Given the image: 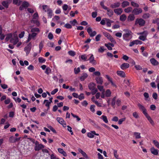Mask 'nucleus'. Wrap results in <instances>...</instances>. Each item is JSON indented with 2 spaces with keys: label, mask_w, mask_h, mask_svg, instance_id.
I'll use <instances>...</instances> for the list:
<instances>
[{
  "label": "nucleus",
  "mask_w": 159,
  "mask_h": 159,
  "mask_svg": "<svg viewBox=\"0 0 159 159\" xmlns=\"http://www.w3.org/2000/svg\"><path fill=\"white\" fill-rule=\"evenodd\" d=\"M152 23L157 24V29L159 30V18H157L152 20Z\"/></svg>",
  "instance_id": "obj_27"
},
{
  "label": "nucleus",
  "mask_w": 159,
  "mask_h": 159,
  "mask_svg": "<svg viewBox=\"0 0 159 159\" xmlns=\"http://www.w3.org/2000/svg\"><path fill=\"white\" fill-rule=\"evenodd\" d=\"M87 31L91 37L94 36L97 34L96 32L95 31L92 32V29L90 27H89L88 28Z\"/></svg>",
  "instance_id": "obj_10"
},
{
  "label": "nucleus",
  "mask_w": 159,
  "mask_h": 159,
  "mask_svg": "<svg viewBox=\"0 0 159 159\" xmlns=\"http://www.w3.org/2000/svg\"><path fill=\"white\" fill-rule=\"evenodd\" d=\"M64 27L68 29H71L72 27L71 25L69 23H66Z\"/></svg>",
  "instance_id": "obj_62"
},
{
  "label": "nucleus",
  "mask_w": 159,
  "mask_h": 159,
  "mask_svg": "<svg viewBox=\"0 0 159 159\" xmlns=\"http://www.w3.org/2000/svg\"><path fill=\"white\" fill-rule=\"evenodd\" d=\"M153 143L157 148L159 149V142H158L156 140H153Z\"/></svg>",
  "instance_id": "obj_43"
},
{
  "label": "nucleus",
  "mask_w": 159,
  "mask_h": 159,
  "mask_svg": "<svg viewBox=\"0 0 159 159\" xmlns=\"http://www.w3.org/2000/svg\"><path fill=\"white\" fill-rule=\"evenodd\" d=\"M127 17L126 16L125 14H123L120 16V20L121 21H124L126 19Z\"/></svg>",
  "instance_id": "obj_32"
},
{
  "label": "nucleus",
  "mask_w": 159,
  "mask_h": 159,
  "mask_svg": "<svg viewBox=\"0 0 159 159\" xmlns=\"http://www.w3.org/2000/svg\"><path fill=\"white\" fill-rule=\"evenodd\" d=\"M45 102H46L45 106L47 107L48 110H49L50 108V105L51 104V102H49L48 100L46 99L44 101L43 103H45Z\"/></svg>",
  "instance_id": "obj_33"
},
{
  "label": "nucleus",
  "mask_w": 159,
  "mask_h": 159,
  "mask_svg": "<svg viewBox=\"0 0 159 159\" xmlns=\"http://www.w3.org/2000/svg\"><path fill=\"white\" fill-rule=\"evenodd\" d=\"M106 10L107 11V14L109 16L111 17L113 15V11L112 10L109 9L107 8V9Z\"/></svg>",
  "instance_id": "obj_26"
},
{
  "label": "nucleus",
  "mask_w": 159,
  "mask_h": 159,
  "mask_svg": "<svg viewBox=\"0 0 159 159\" xmlns=\"http://www.w3.org/2000/svg\"><path fill=\"white\" fill-rule=\"evenodd\" d=\"M57 120L60 124L62 125L63 127H66V122L63 118L58 117L57 118Z\"/></svg>",
  "instance_id": "obj_12"
},
{
  "label": "nucleus",
  "mask_w": 159,
  "mask_h": 159,
  "mask_svg": "<svg viewBox=\"0 0 159 159\" xmlns=\"http://www.w3.org/2000/svg\"><path fill=\"white\" fill-rule=\"evenodd\" d=\"M138 106L140 110L142 111V112L145 116L148 114L146 111V109L143 105L140 103L138 104Z\"/></svg>",
  "instance_id": "obj_6"
},
{
  "label": "nucleus",
  "mask_w": 159,
  "mask_h": 159,
  "mask_svg": "<svg viewBox=\"0 0 159 159\" xmlns=\"http://www.w3.org/2000/svg\"><path fill=\"white\" fill-rule=\"evenodd\" d=\"M116 74L118 76L122 78H125L126 76L125 74L123 71H117L116 72Z\"/></svg>",
  "instance_id": "obj_16"
},
{
  "label": "nucleus",
  "mask_w": 159,
  "mask_h": 159,
  "mask_svg": "<svg viewBox=\"0 0 159 159\" xmlns=\"http://www.w3.org/2000/svg\"><path fill=\"white\" fill-rule=\"evenodd\" d=\"M151 63L153 66H157L159 62L154 58H152L150 60Z\"/></svg>",
  "instance_id": "obj_21"
},
{
  "label": "nucleus",
  "mask_w": 159,
  "mask_h": 159,
  "mask_svg": "<svg viewBox=\"0 0 159 159\" xmlns=\"http://www.w3.org/2000/svg\"><path fill=\"white\" fill-rule=\"evenodd\" d=\"M48 14V18H51L52 16V11L51 9L48 8L47 11Z\"/></svg>",
  "instance_id": "obj_24"
},
{
  "label": "nucleus",
  "mask_w": 159,
  "mask_h": 159,
  "mask_svg": "<svg viewBox=\"0 0 159 159\" xmlns=\"http://www.w3.org/2000/svg\"><path fill=\"white\" fill-rule=\"evenodd\" d=\"M21 0H13V4L19 6L21 4Z\"/></svg>",
  "instance_id": "obj_39"
},
{
  "label": "nucleus",
  "mask_w": 159,
  "mask_h": 159,
  "mask_svg": "<svg viewBox=\"0 0 159 159\" xmlns=\"http://www.w3.org/2000/svg\"><path fill=\"white\" fill-rule=\"evenodd\" d=\"M132 11V8L131 7H129L124 9V11L125 12L129 13Z\"/></svg>",
  "instance_id": "obj_37"
},
{
  "label": "nucleus",
  "mask_w": 159,
  "mask_h": 159,
  "mask_svg": "<svg viewBox=\"0 0 159 159\" xmlns=\"http://www.w3.org/2000/svg\"><path fill=\"white\" fill-rule=\"evenodd\" d=\"M101 119L103 120L104 122L106 123H108V121L107 120V118L106 116L102 115L101 117Z\"/></svg>",
  "instance_id": "obj_35"
},
{
  "label": "nucleus",
  "mask_w": 159,
  "mask_h": 159,
  "mask_svg": "<svg viewBox=\"0 0 159 159\" xmlns=\"http://www.w3.org/2000/svg\"><path fill=\"white\" fill-rule=\"evenodd\" d=\"M94 135L99 136V134L96 133L95 131H92L91 132H89L87 134L88 137L90 138H93Z\"/></svg>",
  "instance_id": "obj_13"
},
{
  "label": "nucleus",
  "mask_w": 159,
  "mask_h": 159,
  "mask_svg": "<svg viewBox=\"0 0 159 159\" xmlns=\"http://www.w3.org/2000/svg\"><path fill=\"white\" fill-rule=\"evenodd\" d=\"M131 6L134 7H136L137 8L139 7V5L138 3H136L133 1H132L131 2Z\"/></svg>",
  "instance_id": "obj_41"
},
{
  "label": "nucleus",
  "mask_w": 159,
  "mask_h": 159,
  "mask_svg": "<svg viewBox=\"0 0 159 159\" xmlns=\"http://www.w3.org/2000/svg\"><path fill=\"white\" fill-rule=\"evenodd\" d=\"M105 51V49H104V47L103 46H101L100 48H99L98 50V52L100 53H103Z\"/></svg>",
  "instance_id": "obj_53"
},
{
  "label": "nucleus",
  "mask_w": 159,
  "mask_h": 159,
  "mask_svg": "<svg viewBox=\"0 0 159 159\" xmlns=\"http://www.w3.org/2000/svg\"><path fill=\"white\" fill-rule=\"evenodd\" d=\"M120 5V2H116L111 4L110 5V7L113 9L119 7Z\"/></svg>",
  "instance_id": "obj_17"
},
{
  "label": "nucleus",
  "mask_w": 159,
  "mask_h": 159,
  "mask_svg": "<svg viewBox=\"0 0 159 159\" xmlns=\"http://www.w3.org/2000/svg\"><path fill=\"white\" fill-rule=\"evenodd\" d=\"M95 79L97 84H102L103 80L102 77L100 76L97 77Z\"/></svg>",
  "instance_id": "obj_20"
},
{
  "label": "nucleus",
  "mask_w": 159,
  "mask_h": 159,
  "mask_svg": "<svg viewBox=\"0 0 159 159\" xmlns=\"http://www.w3.org/2000/svg\"><path fill=\"white\" fill-rule=\"evenodd\" d=\"M150 16V15L148 13H145L143 14L142 17L144 19H147L149 18Z\"/></svg>",
  "instance_id": "obj_38"
},
{
  "label": "nucleus",
  "mask_w": 159,
  "mask_h": 159,
  "mask_svg": "<svg viewBox=\"0 0 159 159\" xmlns=\"http://www.w3.org/2000/svg\"><path fill=\"white\" fill-rule=\"evenodd\" d=\"M98 89L102 92V93L104 92H105V90L103 89V86H101V85H98Z\"/></svg>",
  "instance_id": "obj_48"
},
{
  "label": "nucleus",
  "mask_w": 159,
  "mask_h": 159,
  "mask_svg": "<svg viewBox=\"0 0 159 159\" xmlns=\"http://www.w3.org/2000/svg\"><path fill=\"white\" fill-rule=\"evenodd\" d=\"M35 146L34 147V150L36 151H39L41 149L43 148L44 147V146L42 144H39V142L36 141L35 142Z\"/></svg>",
  "instance_id": "obj_2"
},
{
  "label": "nucleus",
  "mask_w": 159,
  "mask_h": 159,
  "mask_svg": "<svg viewBox=\"0 0 159 159\" xmlns=\"http://www.w3.org/2000/svg\"><path fill=\"white\" fill-rule=\"evenodd\" d=\"M129 66V64L127 63H124L122 64L120 66V68L122 70H124L128 68Z\"/></svg>",
  "instance_id": "obj_18"
},
{
  "label": "nucleus",
  "mask_w": 159,
  "mask_h": 159,
  "mask_svg": "<svg viewBox=\"0 0 159 159\" xmlns=\"http://www.w3.org/2000/svg\"><path fill=\"white\" fill-rule=\"evenodd\" d=\"M126 118L124 117L121 119H120L118 120V124L119 125H121L122 123V122L125 121V120Z\"/></svg>",
  "instance_id": "obj_57"
},
{
  "label": "nucleus",
  "mask_w": 159,
  "mask_h": 159,
  "mask_svg": "<svg viewBox=\"0 0 159 159\" xmlns=\"http://www.w3.org/2000/svg\"><path fill=\"white\" fill-rule=\"evenodd\" d=\"M51 70L50 67H48L46 69L45 73L47 75H49L51 73Z\"/></svg>",
  "instance_id": "obj_46"
},
{
  "label": "nucleus",
  "mask_w": 159,
  "mask_h": 159,
  "mask_svg": "<svg viewBox=\"0 0 159 159\" xmlns=\"http://www.w3.org/2000/svg\"><path fill=\"white\" fill-rule=\"evenodd\" d=\"M58 152L62 154L64 157H66L67 156L66 152L64 151L61 148H58Z\"/></svg>",
  "instance_id": "obj_25"
},
{
  "label": "nucleus",
  "mask_w": 159,
  "mask_h": 159,
  "mask_svg": "<svg viewBox=\"0 0 159 159\" xmlns=\"http://www.w3.org/2000/svg\"><path fill=\"white\" fill-rule=\"evenodd\" d=\"M67 130L69 131L71 134V135H72L73 134V133L72 131V128L70 127V126L69 125L67 126Z\"/></svg>",
  "instance_id": "obj_60"
},
{
  "label": "nucleus",
  "mask_w": 159,
  "mask_h": 159,
  "mask_svg": "<svg viewBox=\"0 0 159 159\" xmlns=\"http://www.w3.org/2000/svg\"><path fill=\"white\" fill-rule=\"evenodd\" d=\"M111 93L109 89H107L105 92V96L109 97L111 96Z\"/></svg>",
  "instance_id": "obj_40"
},
{
  "label": "nucleus",
  "mask_w": 159,
  "mask_h": 159,
  "mask_svg": "<svg viewBox=\"0 0 159 159\" xmlns=\"http://www.w3.org/2000/svg\"><path fill=\"white\" fill-rule=\"evenodd\" d=\"M103 34L104 35L107 37V38L109 39L111 43L114 44L116 43V42L115 39L113 37L110 35V34L108 33L105 32Z\"/></svg>",
  "instance_id": "obj_4"
},
{
  "label": "nucleus",
  "mask_w": 159,
  "mask_h": 159,
  "mask_svg": "<svg viewBox=\"0 0 159 159\" xmlns=\"http://www.w3.org/2000/svg\"><path fill=\"white\" fill-rule=\"evenodd\" d=\"M100 5L102 8L105 10L107 9V7L105 6L104 5V2H101L100 3Z\"/></svg>",
  "instance_id": "obj_63"
},
{
  "label": "nucleus",
  "mask_w": 159,
  "mask_h": 159,
  "mask_svg": "<svg viewBox=\"0 0 159 159\" xmlns=\"http://www.w3.org/2000/svg\"><path fill=\"white\" fill-rule=\"evenodd\" d=\"M145 23V21L142 18H137L135 21V25L138 24L140 26H143Z\"/></svg>",
  "instance_id": "obj_3"
},
{
  "label": "nucleus",
  "mask_w": 159,
  "mask_h": 159,
  "mask_svg": "<svg viewBox=\"0 0 159 159\" xmlns=\"http://www.w3.org/2000/svg\"><path fill=\"white\" fill-rule=\"evenodd\" d=\"M15 137L13 136H11L9 139V141L11 143H15Z\"/></svg>",
  "instance_id": "obj_52"
},
{
  "label": "nucleus",
  "mask_w": 159,
  "mask_h": 159,
  "mask_svg": "<svg viewBox=\"0 0 159 159\" xmlns=\"http://www.w3.org/2000/svg\"><path fill=\"white\" fill-rule=\"evenodd\" d=\"M113 154L115 157L117 159H119V155L117 154V151L116 150H113Z\"/></svg>",
  "instance_id": "obj_42"
},
{
  "label": "nucleus",
  "mask_w": 159,
  "mask_h": 159,
  "mask_svg": "<svg viewBox=\"0 0 159 159\" xmlns=\"http://www.w3.org/2000/svg\"><path fill=\"white\" fill-rule=\"evenodd\" d=\"M114 12L117 15H120L122 12V9L121 8H118L114 10Z\"/></svg>",
  "instance_id": "obj_19"
},
{
  "label": "nucleus",
  "mask_w": 159,
  "mask_h": 159,
  "mask_svg": "<svg viewBox=\"0 0 159 159\" xmlns=\"http://www.w3.org/2000/svg\"><path fill=\"white\" fill-rule=\"evenodd\" d=\"M95 84L92 83H90L88 85V87L89 89L90 90L93 89L95 88Z\"/></svg>",
  "instance_id": "obj_34"
},
{
  "label": "nucleus",
  "mask_w": 159,
  "mask_h": 159,
  "mask_svg": "<svg viewBox=\"0 0 159 159\" xmlns=\"http://www.w3.org/2000/svg\"><path fill=\"white\" fill-rule=\"evenodd\" d=\"M89 55H90L88 60L89 61V62L93 65H96V60H94V57L93 55L92 54H90Z\"/></svg>",
  "instance_id": "obj_8"
},
{
  "label": "nucleus",
  "mask_w": 159,
  "mask_h": 159,
  "mask_svg": "<svg viewBox=\"0 0 159 159\" xmlns=\"http://www.w3.org/2000/svg\"><path fill=\"white\" fill-rule=\"evenodd\" d=\"M32 33V34H29V36L30 37L31 39L35 37L37 34L36 33Z\"/></svg>",
  "instance_id": "obj_50"
},
{
  "label": "nucleus",
  "mask_w": 159,
  "mask_h": 159,
  "mask_svg": "<svg viewBox=\"0 0 159 159\" xmlns=\"http://www.w3.org/2000/svg\"><path fill=\"white\" fill-rule=\"evenodd\" d=\"M147 32L146 31H144L143 32L140 33V34H145L144 35H141L139 37V39L142 41H145L146 39V36L147 35Z\"/></svg>",
  "instance_id": "obj_14"
},
{
  "label": "nucleus",
  "mask_w": 159,
  "mask_h": 159,
  "mask_svg": "<svg viewBox=\"0 0 159 159\" xmlns=\"http://www.w3.org/2000/svg\"><path fill=\"white\" fill-rule=\"evenodd\" d=\"M31 48V44L30 43H29L25 47L24 51L26 53V55L27 56L30 53Z\"/></svg>",
  "instance_id": "obj_7"
},
{
  "label": "nucleus",
  "mask_w": 159,
  "mask_h": 159,
  "mask_svg": "<svg viewBox=\"0 0 159 159\" xmlns=\"http://www.w3.org/2000/svg\"><path fill=\"white\" fill-rule=\"evenodd\" d=\"M31 32L35 33L34 32H40L39 29L37 28H33L31 29Z\"/></svg>",
  "instance_id": "obj_44"
},
{
  "label": "nucleus",
  "mask_w": 159,
  "mask_h": 159,
  "mask_svg": "<svg viewBox=\"0 0 159 159\" xmlns=\"http://www.w3.org/2000/svg\"><path fill=\"white\" fill-rule=\"evenodd\" d=\"M11 42L13 43L14 45L16 44L19 41V39L17 37H16L15 39H12L11 40Z\"/></svg>",
  "instance_id": "obj_31"
},
{
  "label": "nucleus",
  "mask_w": 159,
  "mask_h": 159,
  "mask_svg": "<svg viewBox=\"0 0 159 159\" xmlns=\"http://www.w3.org/2000/svg\"><path fill=\"white\" fill-rule=\"evenodd\" d=\"M150 151L151 153L154 155H157L158 154L159 151L153 147H152L150 148Z\"/></svg>",
  "instance_id": "obj_15"
},
{
  "label": "nucleus",
  "mask_w": 159,
  "mask_h": 159,
  "mask_svg": "<svg viewBox=\"0 0 159 159\" xmlns=\"http://www.w3.org/2000/svg\"><path fill=\"white\" fill-rule=\"evenodd\" d=\"M81 58L84 61H87V57L86 56V54H84L82 55L81 57Z\"/></svg>",
  "instance_id": "obj_56"
},
{
  "label": "nucleus",
  "mask_w": 159,
  "mask_h": 159,
  "mask_svg": "<svg viewBox=\"0 0 159 159\" xmlns=\"http://www.w3.org/2000/svg\"><path fill=\"white\" fill-rule=\"evenodd\" d=\"M29 6V3L27 1H24L22 2V5L20 6L19 9L22 11L24 10V8L28 7Z\"/></svg>",
  "instance_id": "obj_5"
},
{
  "label": "nucleus",
  "mask_w": 159,
  "mask_h": 159,
  "mask_svg": "<svg viewBox=\"0 0 159 159\" xmlns=\"http://www.w3.org/2000/svg\"><path fill=\"white\" fill-rule=\"evenodd\" d=\"M68 53L69 55L72 56H74L75 55V52L72 50L69 51Z\"/></svg>",
  "instance_id": "obj_59"
},
{
  "label": "nucleus",
  "mask_w": 159,
  "mask_h": 159,
  "mask_svg": "<svg viewBox=\"0 0 159 159\" xmlns=\"http://www.w3.org/2000/svg\"><path fill=\"white\" fill-rule=\"evenodd\" d=\"M2 5L5 8H7L8 7L9 4L5 1H3L2 2Z\"/></svg>",
  "instance_id": "obj_47"
},
{
  "label": "nucleus",
  "mask_w": 159,
  "mask_h": 159,
  "mask_svg": "<svg viewBox=\"0 0 159 159\" xmlns=\"http://www.w3.org/2000/svg\"><path fill=\"white\" fill-rule=\"evenodd\" d=\"M135 18V17L134 14H130L128 16L127 18V20L128 21H131L134 20Z\"/></svg>",
  "instance_id": "obj_23"
},
{
  "label": "nucleus",
  "mask_w": 159,
  "mask_h": 159,
  "mask_svg": "<svg viewBox=\"0 0 159 159\" xmlns=\"http://www.w3.org/2000/svg\"><path fill=\"white\" fill-rule=\"evenodd\" d=\"M95 107L94 105H91L90 107V111L93 113H94L95 111L94 109Z\"/></svg>",
  "instance_id": "obj_61"
},
{
  "label": "nucleus",
  "mask_w": 159,
  "mask_h": 159,
  "mask_svg": "<svg viewBox=\"0 0 159 159\" xmlns=\"http://www.w3.org/2000/svg\"><path fill=\"white\" fill-rule=\"evenodd\" d=\"M88 76V75L86 73L83 74L80 77V80L81 81H84Z\"/></svg>",
  "instance_id": "obj_29"
},
{
  "label": "nucleus",
  "mask_w": 159,
  "mask_h": 159,
  "mask_svg": "<svg viewBox=\"0 0 159 159\" xmlns=\"http://www.w3.org/2000/svg\"><path fill=\"white\" fill-rule=\"evenodd\" d=\"M146 117L147 119L148 120L149 122L153 126L154 125V123L153 120L148 115V114L147 115L145 116Z\"/></svg>",
  "instance_id": "obj_22"
},
{
  "label": "nucleus",
  "mask_w": 159,
  "mask_h": 159,
  "mask_svg": "<svg viewBox=\"0 0 159 159\" xmlns=\"http://www.w3.org/2000/svg\"><path fill=\"white\" fill-rule=\"evenodd\" d=\"M50 159H59V158L53 153L50 156Z\"/></svg>",
  "instance_id": "obj_64"
},
{
  "label": "nucleus",
  "mask_w": 159,
  "mask_h": 159,
  "mask_svg": "<svg viewBox=\"0 0 159 159\" xmlns=\"http://www.w3.org/2000/svg\"><path fill=\"white\" fill-rule=\"evenodd\" d=\"M93 101L97 106L98 107H101L102 106V104L99 102L97 101L93 100Z\"/></svg>",
  "instance_id": "obj_58"
},
{
  "label": "nucleus",
  "mask_w": 159,
  "mask_h": 159,
  "mask_svg": "<svg viewBox=\"0 0 159 159\" xmlns=\"http://www.w3.org/2000/svg\"><path fill=\"white\" fill-rule=\"evenodd\" d=\"M68 8L69 6L66 4H64L62 7V8L64 11H66Z\"/></svg>",
  "instance_id": "obj_54"
},
{
  "label": "nucleus",
  "mask_w": 159,
  "mask_h": 159,
  "mask_svg": "<svg viewBox=\"0 0 159 159\" xmlns=\"http://www.w3.org/2000/svg\"><path fill=\"white\" fill-rule=\"evenodd\" d=\"M32 21L34 23L36 24V25L37 26H39L40 25L39 22V21L38 20V19H33Z\"/></svg>",
  "instance_id": "obj_51"
},
{
  "label": "nucleus",
  "mask_w": 159,
  "mask_h": 159,
  "mask_svg": "<svg viewBox=\"0 0 159 159\" xmlns=\"http://www.w3.org/2000/svg\"><path fill=\"white\" fill-rule=\"evenodd\" d=\"M74 71L75 74H78L80 72V67H78L77 68H75L74 70Z\"/></svg>",
  "instance_id": "obj_55"
},
{
  "label": "nucleus",
  "mask_w": 159,
  "mask_h": 159,
  "mask_svg": "<svg viewBox=\"0 0 159 159\" xmlns=\"http://www.w3.org/2000/svg\"><path fill=\"white\" fill-rule=\"evenodd\" d=\"M142 10L141 8H134L132 11V13L134 15H138L142 12Z\"/></svg>",
  "instance_id": "obj_9"
},
{
  "label": "nucleus",
  "mask_w": 159,
  "mask_h": 159,
  "mask_svg": "<svg viewBox=\"0 0 159 159\" xmlns=\"http://www.w3.org/2000/svg\"><path fill=\"white\" fill-rule=\"evenodd\" d=\"M123 31L125 32L123 35V39L127 41H129L132 38L133 33L128 29H124Z\"/></svg>",
  "instance_id": "obj_1"
},
{
  "label": "nucleus",
  "mask_w": 159,
  "mask_h": 159,
  "mask_svg": "<svg viewBox=\"0 0 159 159\" xmlns=\"http://www.w3.org/2000/svg\"><path fill=\"white\" fill-rule=\"evenodd\" d=\"M129 3L127 1H123L121 3V6L123 8H124L127 6H129Z\"/></svg>",
  "instance_id": "obj_28"
},
{
  "label": "nucleus",
  "mask_w": 159,
  "mask_h": 159,
  "mask_svg": "<svg viewBox=\"0 0 159 159\" xmlns=\"http://www.w3.org/2000/svg\"><path fill=\"white\" fill-rule=\"evenodd\" d=\"M140 134V133L139 132H134V134L136 139H140L141 138Z\"/></svg>",
  "instance_id": "obj_36"
},
{
  "label": "nucleus",
  "mask_w": 159,
  "mask_h": 159,
  "mask_svg": "<svg viewBox=\"0 0 159 159\" xmlns=\"http://www.w3.org/2000/svg\"><path fill=\"white\" fill-rule=\"evenodd\" d=\"M105 19L106 20V25L107 26L110 27L111 26V24L113 22V21L112 20H111L108 19H107L106 18H105Z\"/></svg>",
  "instance_id": "obj_30"
},
{
  "label": "nucleus",
  "mask_w": 159,
  "mask_h": 159,
  "mask_svg": "<svg viewBox=\"0 0 159 159\" xmlns=\"http://www.w3.org/2000/svg\"><path fill=\"white\" fill-rule=\"evenodd\" d=\"M38 60L39 62L41 63H43L46 61V60L41 57H40L39 58Z\"/></svg>",
  "instance_id": "obj_49"
},
{
  "label": "nucleus",
  "mask_w": 159,
  "mask_h": 159,
  "mask_svg": "<svg viewBox=\"0 0 159 159\" xmlns=\"http://www.w3.org/2000/svg\"><path fill=\"white\" fill-rule=\"evenodd\" d=\"M143 42L139 40H135L130 43L129 46L130 47H132L135 44H141Z\"/></svg>",
  "instance_id": "obj_11"
},
{
  "label": "nucleus",
  "mask_w": 159,
  "mask_h": 159,
  "mask_svg": "<svg viewBox=\"0 0 159 159\" xmlns=\"http://www.w3.org/2000/svg\"><path fill=\"white\" fill-rule=\"evenodd\" d=\"M71 115L74 118H76V120L77 121H79L81 119L77 115L74 114L73 113H71Z\"/></svg>",
  "instance_id": "obj_45"
}]
</instances>
